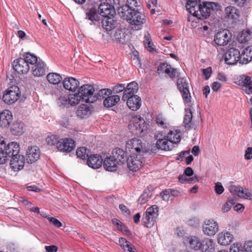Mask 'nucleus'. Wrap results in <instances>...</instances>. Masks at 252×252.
<instances>
[{
	"instance_id": "nucleus-1",
	"label": "nucleus",
	"mask_w": 252,
	"mask_h": 252,
	"mask_svg": "<svg viewBox=\"0 0 252 252\" xmlns=\"http://www.w3.org/2000/svg\"><path fill=\"white\" fill-rule=\"evenodd\" d=\"M186 7L188 11L198 19L207 18L220 10L218 3L210 1L200 4V0H186Z\"/></svg>"
},
{
	"instance_id": "nucleus-2",
	"label": "nucleus",
	"mask_w": 252,
	"mask_h": 252,
	"mask_svg": "<svg viewBox=\"0 0 252 252\" xmlns=\"http://www.w3.org/2000/svg\"><path fill=\"white\" fill-rule=\"evenodd\" d=\"M124 20H126L132 26V29L139 30L146 22V19L141 10H136L131 12L119 14Z\"/></svg>"
},
{
	"instance_id": "nucleus-3",
	"label": "nucleus",
	"mask_w": 252,
	"mask_h": 252,
	"mask_svg": "<svg viewBox=\"0 0 252 252\" xmlns=\"http://www.w3.org/2000/svg\"><path fill=\"white\" fill-rule=\"evenodd\" d=\"M172 135H176L178 138L176 142H180L181 140V132L178 129H172L167 133L163 138L159 139L156 143L157 147L158 149L164 151H171L174 148V143H175L174 139L172 138Z\"/></svg>"
},
{
	"instance_id": "nucleus-4",
	"label": "nucleus",
	"mask_w": 252,
	"mask_h": 252,
	"mask_svg": "<svg viewBox=\"0 0 252 252\" xmlns=\"http://www.w3.org/2000/svg\"><path fill=\"white\" fill-rule=\"evenodd\" d=\"M21 95L20 89L16 86L8 88L3 94L2 100L5 103L10 105L14 103Z\"/></svg>"
},
{
	"instance_id": "nucleus-5",
	"label": "nucleus",
	"mask_w": 252,
	"mask_h": 252,
	"mask_svg": "<svg viewBox=\"0 0 252 252\" xmlns=\"http://www.w3.org/2000/svg\"><path fill=\"white\" fill-rule=\"evenodd\" d=\"M94 89L93 86L89 84L83 85L79 89L78 93L82 97V100L87 103H93L96 100L94 95Z\"/></svg>"
},
{
	"instance_id": "nucleus-6",
	"label": "nucleus",
	"mask_w": 252,
	"mask_h": 252,
	"mask_svg": "<svg viewBox=\"0 0 252 252\" xmlns=\"http://www.w3.org/2000/svg\"><path fill=\"white\" fill-rule=\"evenodd\" d=\"M128 126L131 132L135 135H140L146 129L145 121L141 117L132 118Z\"/></svg>"
},
{
	"instance_id": "nucleus-7",
	"label": "nucleus",
	"mask_w": 252,
	"mask_h": 252,
	"mask_svg": "<svg viewBox=\"0 0 252 252\" xmlns=\"http://www.w3.org/2000/svg\"><path fill=\"white\" fill-rule=\"evenodd\" d=\"M177 85L178 89L182 93L183 99L185 102L189 103L190 101V94L189 90V83L187 79L184 77H179Z\"/></svg>"
},
{
	"instance_id": "nucleus-8",
	"label": "nucleus",
	"mask_w": 252,
	"mask_h": 252,
	"mask_svg": "<svg viewBox=\"0 0 252 252\" xmlns=\"http://www.w3.org/2000/svg\"><path fill=\"white\" fill-rule=\"evenodd\" d=\"M219 226L218 223L213 219L207 220L202 225L203 233L208 236H214L218 232Z\"/></svg>"
},
{
	"instance_id": "nucleus-9",
	"label": "nucleus",
	"mask_w": 252,
	"mask_h": 252,
	"mask_svg": "<svg viewBox=\"0 0 252 252\" xmlns=\"http://www.w3.org/2000/svg\"><path fill=\"white\" fill-rule=\"evenodd\" d=\"M0 145L2 146V149L5 151V155H7L9 158H12V157H15L18 155L20 152V147L18 144L16 142H11L7 145L3 140H0Z\"/></svg>"
},
{
	"instance_id": "nucleus-10",
	"label": "nucleus",
	"mask_w": 252,
	"mask_h": 252,
	"mask_svg": "<svg viewBox=\"0 0 252 252\" xmlns=\"http://www.w3.org/2000/svg\"><path fill=\"white\" fill-rule=\"evenodd\" d=\"M225 62L229 65L235 64L238 62L240 63V51L235 48L229 49L225 55Z\"/></svg>"
},
{
	"instance_id": "nucleus-11",
	"label": "nucleus",
	"mask_w": 252,
	"mask_h": 252,
	"mask_svg": "<svg viewBox=\"0 0 252 252\" xmlns=\"http://www.w3.org/2000/svg\"><path fill=\"white\" fill-rule=\"evenodd\" d=\"M136 10H141L140 4H138L136 0H127L126 3L118 9V14H124L131 11H136Z\"/></svg>"
},
{
	"instance_id": "nucleus-12",
	"label": "nucleus",
	"mask_w": 252,
	"mask_h": 252,
	"mask_svg": "<svg viewBox=\"0 0 252 252\" xmlns=\"http://www.w3.org/2000/svg\"><path fill=\"white\" fill-rule=\"evenodd\" d=\"M237 84L242 87V90L247 94H252V80L251 77L247 75L240 76Z\"/></svg>"
},
{
	"instance_id": "nucleus-13",
	"label": "nucleus",
	"mask_w": 252,
	"mask_h": 252,
	"mask_svg": "<svg viewBox=\"0 0 252 252\" xmlns=\"http://www.w3.org/2000/svg\"><path fill=\"white\" fill-rule=\"evenodd\" d=\"M13 67L14 69L19 74L28 73L30 67L28 63H27L26 61L22 58L13 62Z\"/></svg>"
},
{
	"instance_id": "nucleus-14",
	"label": "nucleus",
	"mask_w": 252,
	"mask_h": 252,
	"mask_svg": "<svg viewBox=\"0 0 252 252\" xmlns=\"http://www.w3.org/2000/svg\"><path fill=\"white\" fill-rule=\"evenodd\" d=\"M75 148L74 141L69 138H64L60 140L57 149L62 152H70L74 150Z\"/></svg>"
},
{
	"instance_id": "nucleus-15",
	"label": "nucleus",
	"mask_w": 252,
	"mask_h": 252,
	"mask_svg": "<svg viewBox=\"0 0 252 252\" xmlns=\"http://www.w3.org/2000/svg\"><path fill=\"white\" fill-rule=\"evenodd\" d=\"M11 158L10 165L11 168L14 171H17L23 168L25 163V158L24 156L18 154L15 157H12Z\"/></svg>"
},
{
	"instance_id": "nucleus-16",
	"label": "nucleus",
	"mask_w": 252,
	"mask_h": 252,
	"mask_svg": "<svg viewBox=\"0 0 252 252\" xmlns=\"http://www.w3.org/2000/svg\"><path fill=\"white\" fill-rule=\"evenodd\" d=\"M201 242L200 239L195 236H187L183 238L184 244L195 250H200L201 246Z\"/></svg>"
},
{
	"instance_id": "nucleus-17",
	"label": "nucleus",
	"mask_w": 252,
	"mask_h": 252,
	"mask_svg": "<svg viewBox=\"0 0 252 252\" xmlns=\"http://www.w3.org/2000/svg\"><path fill=\"white\" fill-rule=\"evenodd\" d=\"M98 12L99 15L104 17H113L115 14L114 7L108 3H101L98 7Z\"/></svg>"
},
{
	"instance_id": "nucleus-18",
	"label": "nucleus",
	"mask_w": 252,
	"mask_h": 252,
	"mask_svg": "<svg viewBox=\"0 0 252 252\" xmlns=\"http://www.w3.org/2000/svg\"><path fill=\"white\" fill-rule=\"evenodd\" d=\"M126 148L131 153L134 151L140 153L143 149L142 142L140 139L137 138H132L126 142Z\"/></svg>"
},
{
	"instance_id": "nucleus-19",
	"label": "nucleus",
	"mask_w": 252,
	"mask_h": 252,
	"mask_svg": "<svg viewBox=\"0 0 252 252\" xmlns=\"http://www.w3.org/2000/svg\"><path fill=\"white\" fill-rule=\"evenodd\" d=\"M230 191L240 197L252 200V191H249L247 189H243L240 186H234L231 188Z\"/></svg>"
},
{
	"instance_id": "nucleus-20",
	"label": "nucleus",
	"mask_w": 252,
	"mask_h": 252,
	"mask_svg": "<svg viewBox=\"0 0 252 252\" xmlns=\"http://www.w3.org/2000/svg\"><path fill=\"white\" fill-rule=\"evenodd\" d=\"M228 32L227 30H222L217 32L214 39L215 43L219 46L226 45L230 39V37L228 34Z\"/></svg>"
},
{
	"instance_id": "nucleus-21",
	"label": "nucleus",
	"mask_w": 252,
	"mask_h": 252,
	"mask_svg": "<svg viewBox=\"0 0 252 252\" xmlns=\"http://www.w3.org/2000/svg\"><path fill=\"white\" fill-rule=\"evenodd\" d=\"M138 90V84L135 82H132L129 83L125 88L122 100L124 101H126V98L129 96H135Z\"/></svg>"
},
{
	"instance_id": "nucleus-22",
	"label": "nucleus",
	"mask_w": 252,
	"mask_h": 252,
	"mask_svg": "<svg viewBox=\"0 0 252 252\" xmlns=\"http://www.w3.org/2000/svg\"><path fill=\"white\" fill-rule=\"evenodd\" d=\"M142 161L137 155L131 156L127 159V167L130 170L136 171L141 166Z\"/></svg>"
},
{
	"instance_id": "nucleus-23",
	"label": "nucleus",
	"mask_w": 252,
	"mask_h": 252,
	"mask_svg": "<svg viewBox=\"0 0 252 252\" xmlns=\"http://www.w3.org/2000/svg\"><path fill=\"white\" fill-rule=\"evenodd\" d=\"M27 160L32 163L37 160L40 157L39 150L37 147H29L27 152Z\"/></svg>"
},
{
	"instance_id": "nucleus-24",
	"label": "nucleus",
	"mask_w": 252,
	"mask_h": 252,
	"mask_svg": "<svg viewBox=\"0 0 252 252\" xmlns=\"http://www.w3.org/2000/svg\"><path fill=\"white\" fill-rule=\"evenodd\" d=\"M233 239V236L230 232L223 231L218 235L217 241L221 245L226 246L230 244Z\"/></svg>"
},
{
	"instance_id": "nucleus-25",
	"label": "nucleus",
	"mask_w": 252,
	"mask_h": 252,
	"mask_svg": "<svg viewBox=\"0 0 252 252\" xmlns=\"http://www.w3.org/2000/svg\"><path fill=\"white\" fill-rule=\"evenodd\" d=\"M63 88L70 91H75L79 86V82L73 77L65 78L63 82Z\"/></svg>"
},
{
	"instance_id": "nucleus-26",
	"label": "nucleus",
	"mask_w": 252,
	"mask_h": 252,
	"mask_svg": "<svg viewBox=\"0 0 252 252\" xmlns=\"http://www.w3.org/2000/svg\"><path fill=\"white\" fill-rule=\"evenodd\" d=\"M92 108L90 104H82L76 111L77 116L81 119H86L91 114Z\"/></svg>"
},
{
	"instance_id": "nucleus-27",
	"label": "nucleus",
	"mask_w": 252,
	"mask_h": 252,
	"mask_svg": "<svg viewBox=\"0 0 252 252\" xmlns=\"http://www.w3.org/2000/svg\"><path fill=\"white\" fill-rule=\"evenodd\" d=\"M12 119V113L7 110L0 112V126L3 127H7Z\"/></svg>"
},
{
	"instance_id": "nucleus-28",
	"label": "nucleus",
	"mask_w": 252,
	"mask_h": 252,
	"mask_svg": "<svg viewBox=\"0 0 252 252\" xmlns=\"http://www.w3.org/2000/svg\"><path fill=\"white\" fill-rule=\"evenodd\" d=\"M126 100L127 106L132 111H136L141 107V98L138 95L129 96Z\"/></svg>"
},
{
	"instance_id": "nucleus-29",
	"label": "nucleus",
	"mask_w": 252,
	"mask_h": 252,
	"mask_svg": "<svg viewBox=\"0 0 252 252\" xmlns=\"http://www.w3.org/2000/svg\"><path fill=\"white\" fill-rule=\"evenodd\" d=\"M46 65L41 61H38L32 67V74L34 76L39 77L45 74Z\"/></svg>"
},
{
	"instance_id": "nucleus-30",
	"label": "nucleus",
	"mask_w": 252,
	"mask_h": 252,
	"mask_svg": "<svg viewBox=\"0 0 252 252\" xmlns=\"http://www.w3.org/2000/svg\"><path fill=\"white\" fill-rule=\"evenodd\" d=\"M102 159L100 156L97 155H93L88 158L87 164L90 167L98 169L102 165Z\"/></svg>"
},
{
	"instance_id": "nucleus-31",
	"label": "nucleus",
	"mask_w": 252,
	"mask_h": 252,
	"mask_svg": "<svg viewBox=\"0 0 252 252\" xmlns=\"http://www.w3.org/2000/svg\"><path fill=\"white\" fill-rule=\"evenodd\" d=\"M112 157L118 163L123 164L126 159V154L125 151L120 148H115L112 151Z\"/></svg>"
},
{
	"instance_id": "nucleus-32",
	"label": "nucleus",
	"mask_w": 252,
	"mask_h": 252,
	"mask_svg": "<svg viewBox=\"0 0 252 252\" xmlns=\"http://www.w3.org/2000/svg\"><path fill=\"white\" fill-rule=\"evenodd\" d=\"M201 246L200 250L202 252H214L215 250V244L213 240L210 238H205L201 242Z\"/></svg>"
},
{
	"instance_id": "nucleus-33",
	"label": "nucleus",
	"mask_w": 252,
	"mask_h": 252,
	"mask_svg": "<svg viewBox=\"0 0 252 252\" xmlns=\"http://www.w3.org/2000/svg\"><path fill=\"white\" fill-rule=\"evenodd\" d=\"M116 159L110 156L104 159L103 162L104 168L107 171H114L116 170L117 165L119 164Z\"/></svg>"
},
{
	"instance_id": "nucleus-34",
	"label": "nucleus",
	"mask_w": 252,
	"mask_h": 252,
	"mask_svg": "<svg viewBox=\"0 0 252 252\" xmlns=\"http://www.w3.org/2000/svg\"><path fill=\"white\" fill-rule=\"evenodd\" d=\"M252 60V47L246 48L240 55V64H247Z\"/></svg>"
},
{
	"instance_id": "nucleus-35",
	"label": "nucleus",
	"mask_w": 252,
	"mask_h": 252,
	"mask_svg": "<svg viewBox=\"0 0 252 252\" xmlns=\"http://www.w3.org/2000/svg\"><path fill=\"white\" fill-rule=\"evenodd\" d=\"M120 246L126 252H137L134 247L129 242L124 238H121L119 241Z\"/></svg>"
},
{
	"instance_id": "nucleus-36",
	"label": "nucleus",
	"mask_w": 252,
	"mask_h": 252,
	"mask_svg": "<svg viewBox=\"0 0 252 252\" xmlns=\"http://www.w3.org/2000/svg\"><path fill=\"white\" fill-rule=\"evenodd\" d=\"M120 100V97L118 95L108 96L103 101V104L105 107H111L115 105Z\"/></svg>"
},
{
	"instance_id": "nucleus-37",
	"label": "nucleus",
	"mask_w": 252,
	"mask_h": 252,
	"mask_svg": "<svg viewBox=\"0 0 252 252\" xmlns=\"http://www.w3.org/2000/svg\"><path fill=\"white\" fill-rule=\"evenodd\" d=\"M86 18L93 22L98 21L99 20V15L97 13L96 9L94 8L88 9L86 12Z\"/></svg>"
},
{
	"instance_id": "nucleus-38",
	"label": "nucleus",
	"mask_w": 252,
	"mask_h": 252,
	"mask_svg": "<svg viewBox=\"0 0 252 252\" xmlns=\"http://www.w3.org/2000/svg\"><path fill=\"white\" fill-rule=\"evenodd\" d=\"M11 131L13 134L20 135L24 132V124L21 122L14 123L11 128Z\"/></svg>"
},
{
	"instance_id": "nucleus-39",
	"label": "nucleus",
	"mask_w": 252,
	"mask_h": 252,
	"mask_svg": "<svg viewBox=\"0 0 252 252\" xmlns=\"http://www.w3.org/2000/svg\"><path fill=\"white\" fill-rule=\"evenodd\" d=\"M113 17H104L102 20V27L107 31H110L115 28V22Z\"/></svg>"
},
{
	"instance_id": "nucleus-40",
	"label": "nucleus",
	"mask_w": 252,
	"mask_h": 252,
	"mask_svg": "<svg viewBox=\"0 0 252 252\" xmlns=\"http://www.w3.org/2000/svg\"><path fill=\"white\" fill-rule=\"evenodd\" d=\"M226 17L228 18L234 19L239 17V13L237 9L233 6H228L225 9Z\"/></svg>"
},
{
	"instance_id": "nucleus-41",
	"label": "nucleus",
	"mask_w": 252,
	"mask_h": 252,
	"mask_svg": "<svg viewBox=\"0 0 252 252\" xmlns=\"http://www.w3.org/2000/svg\"><path fill=\"white\" fill-rule=\"evenodd\" d=\"M47 79L50 84L56 85L61 82L62 77L58 73H50L47 75Z\"/></svg>"
},
{
	"instance_id": "nucleus-42",
	"label": "nucleus",
	"mask_w": 252,
	"mask_h": 252,
	"mask_svg": "<svg viewBox=\"0 0 252 252\" xmlns=\"http://www.w3.org/2000/svg\"><path fill=\"white\" fill-rule=\"evenodd\" d=\"M90 154V150L85 147H80L76 150L77 157L82 159H85L86 158H88Z\"/></svg>"
},
{
	"instance_id": "nucleus-43",
	"label": "nucleus",
	"mask_w": 252,
	"mask_h": 252,
	"mask_svg": "<svg viewBox=\"0 0 252 252\" xmlns=\"http://www.w3.org/2000/svg\"><path fill=\"white\" fill-rule=\"evenodd\" d=\"M154 217H150L147 215L143 214L142 218V223L147 227L150 228L155 224L157 218H153Z\"/></svg>"
},
{
	"instance_id": "nucleus-44",
	"label": "nucleus",
	"mask_w": 252,
	"mask_h": 252,
	"mask_svg": "<svg viewBox=\"0 0 252 252\" xmlns=\"http://www.w3.org/2000/svg\"><path fill=\"white\" fill-rule=\"evenodd\" d=\"M24 60L26 61L27 63H28V65L30 66V64L32 65H33L37 61V57L34 55V54H31L30 53H27L24 55Z\"/></svg>"
},
{
	"instance_id": "nucleus-45",
	"label": "nucleus",
	"mask_w": 252,
	"mask_h": 252,
	"mask_svg": "<svg viewBox=\"0 0 252 252\" xmlns=\"http://www.w3.org/2000/svg\"><path fill=\"white\" fill-rule=\"evenodd\" d=\"M144 43L146 48H147L150 51H153L154 50V45L152 42L151 36L148 32H145L144 34Z\"/></svg>"
},
{
	"instance_id": "nucleus-46",
	"label": "nucleus",
	"mask_w": 252,
	"mask_h": 252,
	"mask_svg": "<svg viewBox=\"0 0 252 252\" xmlns=\"http://www.w3.org/2000/svg\"><path fill=\"white\" fill-rule=\"evenodd\" d=\"M112 94V91L108 89H102L99 90L97 94V95L95 96L96 100V99H103L105 97H107L108 95H111Z\"/></svg>"
},
{
	"instance_id": "nucleus-47",
	"label": "nucleus",
	"mask_w": 252,
	"mask_h": 252,
	"mask_svg": "<svg viewBox=\"0 0 252 252\" xmlns=\"http://www.w3.org/2000/svg\"><path fill=\"white\" fill-rule=\"evenodd\" d=\"M158 207L156 205H153L148 208L144 214L150 217H154L153 218H157L158 216Z\"/></svg>"
},
{
	"instance_id": "nucleus-48",
	"label": "nucleus",
	"mask_w": 252,
	"mask_h": 252,
	"mask_svg": "<svg viewBox=\"0 0 252 252\" xmlns=\"http://www.w3.org/2000/svg\"><path fill=\"white\" fill-rule=\"evenodd\" d=\"M185 174H183L179 176L178 180L181 183H191L192 182L195 183L197 181V179L196 177H188Z\"/></svg>"
},
{
	"instance_id": "nucleus-49",
	"label": "nucleus",
	"mask_w": 252,
	"mask_h": 252,
	"mask_svg": "<svg viewBox=\"0 0 252 252\" xmlns=\"http://www.w3.org/2000/svg\"><path fill=\"white\" fill-rule=\"evenodd\" d=\"M156 122L158 126L163 128H166L169 126V124L167 120L160 114L157 116L156 118Z\"/></svg>"
},
{
	"instance_id": "nucleus-50",
	"label": "nucleus",
	"mask_w": 252,
	"mask_h": 252,
	"mask_svg": "<svg viewBox=\"0 0 252 252\" xmlns=\"http://www.w3.org/2000/svg\"><path fill=\"white\" fill-rule=\"evenodd\" d=\"M81 100H82V97L79 93L69 96V104L71 105L77 104Z\"/></svg>"
},
{
	"instance_id": "nucleus-51",
	"label": "nucleus",
	"mask_w": 252,
	"mask_h": 252,
	"mask_svg": "<svg viewBox=\"0 0 252 252\" xmlns=\"http://www.w3.org/2000/svg\"><path fill=\"white\" fill-rule=\"evenodd\" d=\"M46 141L48 145L50 146H56L57 147L60 140L58 139V138L56 135H51L46 137Z\"/></svg>"
},
{
	"instance_id": "nucleus-52",
	"label": "nucleus",
	"mask_w": 252,
	"mask_h": 252,
	"mask_svg": "<svg viewBox=\"0 0 252 252\" xmlns=\"http://www.w3.org/2000/svg\"><path fill=\"white\" fill-rule=\"evenodd\" d=\"M234 204V200L231 198H228L225 203L222 206L221 211L225 213L228 212Z\"/></svg>"
},
{
	"instance_id": "nucleus-53",
	"label": "nucleus",
	"mask_w": 252,
	"mask_h": 252,
	"mask_svg": "<svg viewBox=\"0 0 252 252\" xmlns=\"http://www.w3.org/2000/svg\"><path fill=\"white\" fill-rule=\"evenodd\" d=\"M165 73L171 79H174L176 76L179 77L180 75L177 69L171 67V65Z\"/></svg>"
},
{
	"instance_id": "nucleus-54",
	"label": "nucleus",
	"mask_w": 252,
	"mask_h": 252,
	"mask_svg": "<svg viewBox=\"0 0 252 252\" xmlns=\"http://www.w3.org/2000/svg\"><path fill=\"white\" fill-rule=\"evenodd\" d=\"M230 252H244V247L241 244L235 243L230 247Z\"/></svg>"
},
{
	"instance_id": "nucleus-55",
	"label": "nucleus",
	"mask_w": 252,
	"mask_h": 252,
	"mask_svg": "<svg viewBox=\"0 0 252 252\" xmlns=\"http://www.w3.org/2000/svg\"><path fill=\"white\" fill-rule=\"evenodd\" d=\"M150 193V192L149 191H144L143 194L138 198L137 200L138 203L140 204H142L147 202L151 196Z\"/></svg>"
},
{
	"instance_id": "nucleus-56",
	"label": "nucleus",
	"mask_w": 252,
	"mask_h": 252,
	"mask_svg": "<svg viewBox=\"0 0 252 252\" xmlns=\"http://www.w3.org/2000/svg\"><path fill=\"white\" fill-rule=\"evenodd\" d=\"M250 33L249 31H243L240 36L238 37V40L241 43H245L250 39Z\"/></svg>"
},
{
	"instance_id": "nucleus-57",
	"label": "nucleus",
	"mask_w": 252,
	"mask_h": 252,
	"mask_svg": "<svg viewBox=\"0 0 252 252\" xmlns=\"http://www.w3.org/2000/svg\"><path fill=\"white\" fill-rule=\"evenodd\" d=\"M192 118V112L190 110H186L184 119V123L187 126L190 124Z\"/></svg>"
},
{
	"instance_id": "nucleus-58",
	"label": "nucleus",
	"mask_w": 252,
	"mask_h": 252,
	"mask_svg": "<svg viewBox=\"0 0 252 252\" xmlns=\"http://www.w3.org/2000/svg\"><path fill=\"white\" fill-rule=\"evenodd\" d=\"M170 65L168 64L167 63H161L158 68V74H161L165 73Z\"/></svg>"
},
{
	"instance_id": "nucleus-59",
	"label": "nucleus",
	"mask_w": 252,
	"mask_h": 252,
	"mask_svg": "<svg viewBox=\"0 0 252 252\" xmlns=\"http://www.w3.org/2000/svg\"><path fill=\"white\" fill-rule=\"evenodd\" d=\"M58 103L60 106H65L69 104V96H61L58 100Z\"/></svg>"
},
{
	"instance_id": "nucleus-60",
	"label": "nucleus",
	"mask_w": 252,
	"mask_h": 252,
	"mask_svg": "<svg viewBox=\"0 0 252 252\" xmlns=\"http://www.w3.org/2000/svg\"><path fill=\"white\" fill-rule=\"evenodd\" d=\"M116 40L120 42H123L125 40V34L121 30H118L115 33Z\"/></svg>"
},
{
	"instance_id": "nucleus-61",
	"label": "nucleus",
	"mask_w": 252,
	"mask_h": 252,
	"mask_svg": "<svg viewBox=\"0 0 252 252\" xmlns=\"http://www.w3.org/2000/svg\"><path fill=\"white\" fill-rule=\"evenodd\" d=\"M125 87L123 84H118L113 88V91L115 94L120 93L123 91H125Z\"/></svg>"
},
{
	"instance_id": "nucleus-62",
	"label": "nucleus",
	"mask_w": 252,
	"mask_h": 252,
	"mask_svg": "<svg viewBox=\"0 0 252 252\" xmlns=\"http://www.w3.org/2000/svg\"><path fill=\"white\" fill-rule=\"evenodd\" d=\"M46 217L49 220V221L53 224H54L56 227H60L62 226V223L57 219L53 217H50L49 216H46Z\"/></svg>"
},
{
	"instance_id": "nucleus-63",
	"label": "nucleus",
	"mask_w": 252,
	"mask_h": 252,
	"mask_svg": "<svg viewBox=\"0 0 252 252\" xmlns=\"http://www.w3.org/2000/svg\"><path fill=\"white\" fill-rule=\"evenodd\" d=\"M112 223L115 225L117 228L121 231H123L125 228V226L123 225V223L118 220L116 219H113L112 220Z\"/></svg>"
},
{
	"instance_id": "nucleus-64",
	"label": "nucleus",
	"mask_w": 252,
	"mask_h": 252,
	"mask_svg": "<svg viewBox=\"0 0 252 252\" xmlns=\"http://www.w3.org/2000/svg\"><path fill=\"white\" fill-rule=\"evenodd\" d=\"M245 252H252V241L246 242L244 245Z\"/></svg>"
}]
</instances>
